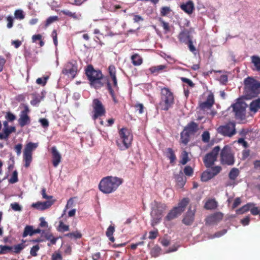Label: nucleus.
<instances>
[{
	"label": "nucleus",
	"mask_w": 260,
	"mask_h": 260,
	"mask_svg": "<svg viewBox=\"0 0 260 260\" xmlns=\"http://www.w3.org/2000/svg\"><path fill=\"white\" fill-rule=\"evenodd\" d=\"M254 206V204L253 203H248L246 205L243 206L240 208L236 210L237 214H242L245 212H247L250 210V208Z\"/></svg>",
	"instance_id": "nucleus-26"
},
{
	"label": "nucleus",
	"mask_w": 260,
	"mask_h": 260,
	"mask_svg": "<svg viewBox=\"0 0 260 260\" xmlns=\"http://www.w3.org/2000/svg\"><path fill=\"white\" fill-rule=\"evenodd\" d=\"M23 159L25 161V167L28 168L29 167L32 161V153L23 151Z\"/></svg>",
	"instance_id": "nucleus-29"
},
{
	"label": "nucleus",
	"mask_w": 260,
	"mask_h": 260,
	"mask_svg": "<svg viewBox=\"0 0 260 260\" xmlns=\"http://www.w3.org/2000/svg\"><path fill=\"white\" fill-rule=\"evenodd\" d=\"M184 130L190 135H193L199 130V125L196 122L191 121L187 124Z\"/></svg>",
	"instance_id": "nucleus-19"
},
{
	"label": "nucleus",
	"mask_w": 260,
	"mask_h": 260,
	"mask_svg": "<svg viewBox=\"0 0 260 260\" xmlns=\"http://www.w3.org/2000/svg\"><path fill=\"white\" fill-rule=\"evenodd\" d=\"M158 235V231L157 229L150 231L149 233L148 238L151 240L155 239Z\"/></svg>",
	"instance_id": "nucleus-57"
},
{
	"label": "nucleus",
	"mask_w": 260,
	"mask_h": 260,
	"mask_svg": "<svg viewBox=\"0 0 260 260\" xmlns=\"http://www.w3.org/2000/svg\"><path fill=\"white\" fill-rule=\"evenodd\" d=\"M223 217L222 213L216 212L208 216L206 219V222L208 224H215L220 221Z\"/></svg>",
	"instance_id": "nucleus-14"
},
{
	"label": "nucleus",
	"mask_w": 260,
	"mask_h": 260,
	"mask_svg": "<svg viewBox=\"0 0 260 260\" xmlns=\"http://www.w3.org/2000/svg\"><path fill=\"white\" fill-rule=\"evenodd\" d=\"M48 79V76H44L42 78H39L36 80V83L39 85L44 86L46 84Z\"/></svg>",
	"instance_id": "nucleus-46"
},
{
	"label": "nucleus",
	"mask_w": 260,
	"mask_h": 260,
	"mask_svg": "<svg viewBox=\"0 0 260 260\" xmlns=\"http://www.w3.org/2000/svg\"><path fill=\"white\" fill-rule=\"evenodd\" d=\"M13 249V247L7 246V245H0V254H6L10 251H11Z\"/></svg>",
	"instance_id": "nucleus-45"
},
{
	"label": "nucleus",
	"mask_w": 260,
	"mask_h": 260,
	"mask_svg": "<svg viewBox=\"0 0 260 260\" xmlns=\"http://www.w3.org/2000/svg\"><path fill=\"white\" fill-rule=\"evenodd\" d=\"M220 162L223 165L232 166L235 162L234 154L231 148L225 145L221 149L220 153Z\"/></svg>",
	"instance_id": "nucleus-8"
},
{
	"label": "nucleus",
	"mask_w": 260,
	"mask_h": 260,
	"mask_svg": "<svg viewBox=\"0 0 260 260\" xmlns=\"http://www.w3.org/2000/svg\"><path fill=\"white\" fill-rule=\"evenodd\" d=\"M180 7L182 10L188 14H191L194 9V5L191 1H188L186 4L181 5Z\"/></svg>",
	"instance_id": "nucleus-23"
},
{
	"label": "nucleus",
	"mask_w": 260,
	"mask_h": 260,
	"mask_svg": "<svg viewBox=\"0 0 260 260\" xmlns=\"http://www.w3.org/2000/svg\"><path fill=\"white\" fill-rule=\"evenodd\" d=\"M171 12V9L169 7H163L160 10V14L162 16H166Z\"/></svg>",
	"instance_id": "nucleus-59"
},
{
	"label": "nucleus",
	"mask_w": 260,
	"mask_h": 260,
	"mask_svg": "<svg viewBox=\"0 0 260 260\" xmlns=\"http://www.w3.org/2000/svg\"><path fill=\"white\" fill-rule=\"evenodd\" d=\"M119 139L116 141V144L120 150L128 149L132 145L133 140V135L130 129L126 127H122L118 132Z\"/></svg>",
	"instance_id": "nucleus-3"
},
{
	"label": "nucleus",
	"mask_w": 260,
	"mask_h": 260,
	"mask_svg": "<svg viewBox=\"0 0 260 260\" xmlns=\"http://www.w3.org/2000/svg\"><path fill=\"white\" fill-rule=\"evenodd\" d=\"M24 248V246L22 244H19L13 247V251L15 253H19Z\"/></svg>",
	"instance_id": "nucleus-54"
},
{
	"label": "nucleus",
	"mask_w": 260,
	"mask_h": 260,
	"mask_svg": "<svg viewBox=\"0 0 260 260\" xmlns=\"http://www.w3.org/2000/svg\"><path fill=\"white\" fill-rule=\"evenodd\" d=\"M123 181L122 178L117 177L107 176L102 179L99 188L102 192L109 194L116 190Z\"/></svg>",
	"instance_id": "nucleus-1"
},
{
	"label": "nucleus",
	"mask_w": 260,
	"mask_h": 260,
	"mask_svg": "<svg viewBox=\"0 0 260 260\" xmlns=\"http://www.w3.org/2000/svg\"><path fill=\"white\" fill-rule=\"evenodd\" d=\"M251 62L256 68V70L260 71V57L257 55L251 56Z\"/></svg>",
	"instance_id": "nucleus-36"
},
{
	"label": "nucleus",
	"mask_w": 260,
	"mask_h": 260,
	"mask_svg": "<svg viewBox=\"0 0 260 260\" xmlns=\"http://www.w3.org/2000/svg\"><path fill=\"white\" fill-rule=\"evenodd\" d=\"M93 115L92 118L95 120L98 117L104 115L106 110L102 103L98 99H94L92 103Z\"/></svg>",
	"instance_id": "nucleus-10"
},
{
	"label": "nucleus",
	"mask_w": 260,
	"mask_h": 260,
	"mask_svg": "<svg viewBox=\"0 0 260 260\" xmlns=\"http://www.w3.org/2000/svg\"><path fill=\"white\" fill-rule=\"evenodd\" d=\"M109 75L112 80L114 81L117 80L116 76V68L114 65H110L108 68Z\"/></svg>",
	"instance_id": "nucleus-37"
},
{
	"label": "nucleus",
	"mask_w": 260,
	"mask_h": 260,
	"mask_svg": "<svg viewBox=\"0 0 260 260\" xmlns=\"http://www.w3.org/2000/svg\"><path fill=\"white\" fill-rule=\"evenodd\" d=\"M190 135H191L183 129L180 134V140L181 143L186 145L190 140Z\"/></svg>",
	"instance_id": "nucleus-30"
},
{
	"label": "nucleus",
	"mask_w": 260,
	"mask_h": 260,
	"mask_svg": "<svg viewBox=\"0 0 260 260\" xmlns=\"http://www.w3.org/2000/svg\"><path fill=\"white\" fill-rule=\"evenodd\" d=\"M38 147L37 143H34L32 142H29L27 143L24 148V151L27 152H31L34 149H36Z\"/></svg>",
	"instance_id": "nucleus-40"
},
{
	"label": "nucleus",
	"mask_w": 260,
	"mask_h": 260,
	"mask_svg": "<svg viewBox=\"0 0 260 260\" xmlns=\"http://www.w3.org/2000/svg\"><path fill=\"white\" fill-rule=\"evenodd\" d=\"M217 131L224 136L231 137L236 133L235 123L229 122L224 125H221L217 128Z\"/></svg>",
	"instance_id": "nucleus-11"
},
{
	"label": "nucleus",
	"mask_w": 260,
	"mask_h": 260,
	"mask_svg": "<svg viewBox=\"0 0 260 260\" xmlns=\"http://www.w3.org/2000/svg\"><path fill=\"white\" fill-rule=\"evenodd\" d=\"M244 94L247 99L256 97L260 93V82L252 77L244 79Z\"/></svg>",
	"instance_id": "nucleus-2"
},
{
	"label": "nucleus",
	"mask_w": 260,
	"mask_h": 260,
	"mask_svg": "<svg viewBox=\"0 0 260 260\" xmlns=\"http://www.w3.org/2000/svg\"><path fill=\"white\" fill-rule=\"evenodd\" d=\"M70 230L69 226L65 224L62 221L59 222V225L57 228V231L59 232L63 233L69 231Z\"/></svg>",
	"instance_id": "nucleus-41"
},
{
	"label": "nucleus",
	"mask_w": 260,
	"mask_h": 260,
	"mask_svg": "<svg viewBox=\"0 0 260 260\" xmlns=\"http://www.w3.org/2000/svg\"><path fill=\"white\" fill-rule=\"evenodd\" d=\"M61 13L65 15L69 16V17L73 18L75 19H78V15L75 12H72L68 10H62L61 11Z\"/></svg>",
	"instance_id": "nucleus-43"
},
{
	"label": "nucleus",
	"mask_w": 260,
	"mask_h": 260,
	"mask_svg": "<svg viewBox=\"0 0 260 260\" xmlns=\"http://www.w3.org/2000/svg\"><path fill=\"white\" fill-rule=\"evenodd\" d=\"M160 21L164 29L167 32L169 31L170 30V28L169 23L161 19L160 20Z\"/></svg>",
	"instance_id": "nucleus-63"
},
{
	"label": "nucleus",
	"mask_w": 260,
	"mask_h": 260,
	"mask_svg": "<svg viewBox=\"0 0 260 260\" xmlns=\"http://www.w3.org/2000/svg\"><path fill=\"white\" fill-rule=\"evenodd\" d=\"M52 154V162L54 167H57L61 162V155L57 150L55 146H53L51 149Z\"/></svg>",
	"instance_id": "nucleus-15"
},
{
	"label": "nucleus",
	"mask_w": 260,
	"mask_h": 260,
	"mask_svg": "<svg viewBox=\"0 0 260 260\" xmlns=\"http://www.w3.org/2000/svg\"><path fill=\"white\" fill-rule=\"evenodd\" d=\"M217 207V202L215 199L208 200L205 204L204 208L207 210L215 209Z\"/></svg>",
	"instance_id": "nucleus-27"
},
{
	"label": "nucleus",
	"mask_w": 260,
	"mask_h": 260,
	"mask_svg": "<svg viewBox=\"0 0 260 260\" xmlns=\"http://www.w3.org/2000/svg\"><path fill=\"white\" fill-rule=\"evenodd\" d=\"M167 152H168L167 156L170 159V164L173 165L174 161L176 159V155H175L173 149L171 148H168Z\"/></svg>",
	"instance_id": "nucleus-39"
},
{
	"label": "nucleus",
	"mask_w": 260,
	"mask_h": 260,
	"mask_svg": "<svg viewBox=\"0 0 260 260\" xmlns=\"http://www.w3.org/2000/svg\"><path fill=\"white\" fill-rule=\"evenodd\" d=\"M115 231V228L114 225H110L107 230L106 232V236L109 238V240L114 242L115 241L114 238L113 237V234Z\"/></svg>",
	"instance_id": "nucleus-33"
},
{
	"label": "nucleus",
	"mask_w": 260,
	"mask_h": 260,
	"mask_svg": "<svg viewBox=\"0 0 260 260\" xmlns=\"http://www.w3.org/2000/svg\"><path fill=\"white\" fill-rule=\"evenodd\" d=\"M16 132V128L15 126H11L10 127L4 128L3 132L0 133L1 140H7L9 135L13 132Z\"/></svg>",
	"instance_id": "nucleus-21"
},
{
	"label": "nucleus",
	"mask_w": 260,
	"mask_h": 260,
	"mask_svg": "<svg viewBox=\"0 0 260 260\" xmlns=\"http://www.w3.org/2000/svg\"><path fill=\"white\" fill-rule=\"evenodd\" d=\"M34 235L33 227L31 225H26L24 228V232L22 234V237L25 238L28 235L32 236Z\"/></svg>",
	"instance_id": "nucleus-38"
},
{
	"label": "nucleus",
	"mask_w": 260,
	"mask_h": 260,
	"mask_svg": "<svg viewBox=\"0 0 260 260\" xmlns=\"http://www.w3.org/2000/svg\"><path fill=\"white\" fill-rule=\"evenodd\" d=\"M184 173L187 176H191L193 175V171L190 166H187L185 167Z\"/></svg>",
	"instance_id": "nucleus-53"
},
{
	"label": "nucleus",
	"mask_w": 260,
	"mask_h": 260,
	"mask_svg": "<svg viewBox=\"0 0 260 260\" xmlns=\"http://www.w3.org/2000/svg\"><path fill=\"white\" fill-rule=\"evenodd\" d=\"M133 64L135 66H138L142 63V57L138 54H135L131 56Z\"/></svg>",
	"instance_id": "nucleus-31"
},
{
	"label": "nucleus",
	"mask_w": 260,
	"mask_h": 260,
	"mask_svg": "<svg viewBox=\"0 0 260 260\" xmlns=\"http://www.w3.org/2000/svg\"><path fill=\"white\" fill-rule=\"evenodd\" d=\"M222 168L220 166L211 167V169L209 170L211 174L213 175L214 177L219 174L221 171Z\"/></svg>",
	"instance_id": "nucleus-47"
},
{
	"label": "nucleus",
	"mask_w": 260,
	"mask_h": 260,
	"mask_svg": "<svg viewBox=\"0 0 260 260\" xmlns=\"http://www.w3.org/2000/svg\"><path fill=\"white\" fill-rule=\"evenodd\" d=\"M134 107L136 109V111H138L139 113L140 114H142L144 113L145 107H144L143 105L141 103L136 104Z\"/></svg>",
	"instance_id": "nucleus-50"
},
{
	"label": "nucleus",
	"mask_w": 260,
	"mask_h": 260,
	"mask_svg": "<svg viewBox=\"0 0 260 260\" xmlns=\"http://www.w3.org/2000/svg\"><path fill=\"white\" fill-rule=\"evenodd\" d=\"M40 249L38 245L32 246L30 250V254L32 256H36L37 255V252Z\"/></svg>",
	"instance_id": "nucleus-55"
},
{
	"label": "nucleus",
	"mask_w": 260,
	"mask_h": 260,
	"mask_svg": "<svg viewBox=\"0 0 260 260\" xmlns=\"http://www.w3.org/2000/svg\"><path fill=\"white\" fill-rule=\"evenodd\" d=\"M19 125L23 127L26 125H28L30 122V118L28 115L20 114V117L18 120Z\"/></svg>",
	"instance_id": "nucleus-22"
},
{
	"label": "nucleus",
	"mask_w": 260,
	"mask_h": 260,
	"mask_svg": "<svg viewBox=\"0 0 260 260\" xmlns=\"http://www.w3.org/2000/svg\"><path fill=\"white\" fill-rule=\"evenodd\" d=\"M107 86V89L109 91V92L110 94L111 95L114 103L115 104L117 103L118 102V101L117 99H116V97L114 92L112 88L111 84L110 83L108 82Z\"/></svg>",
	"instance_id": "nucleus-42"
},
{
	"label": "nucleus",
	"mask_w": 260,
	"mask_h": 260,
	"mask_svg": "<svg viewBox=\"0 0 260 260\" xmlns=\"http://www.w3.org/2000/svg\"><path fill=\"white\" fill-rule=\"evenodd\" d=\"M260 109V99L253 101L250 104V109L251 111L256 112Z\"/></svg>",
	"instance_id": "nucleus-32"
},
{
	"label": "nucleus",
	"mask_w": 260,
	"mask_h": 260,
	"mask_svg": "<svg viewBox=\"0 0 260 260\" xmlns=\"http://www.w3.org/2000/svg\"><path fill=\"white\" fill-rule=\"evenodd\" d=\"M58 18L57 16H50L47 18L46 21L45 26H47L52 23L53 22L57 21Z\"/></svg>",
	"instance_id": "nucleus-51"
},
{
	"label": "nucleus",
	"mask_w": 260,
	"mask_h": 260,
	"mask_svg": "<svg viewBox=\"0 0 260 260\" xmlns=\"http://www.w3.org/2000/svg\"><path fill=\"white\" fill-rule=\"evenodd\" d=\"M160 100L159 107L161 110L168 111L174 104V95L168 87H162L160 89Z\"/></svg>",
	"instance_id": "nucleus-4"
},
{
	"label": "nucleus",
	"mask_w": 260,
	"mask_h": 260,
	"mask_svg": "<svg viewBox=\"0 0 260 260\" xmlns=\"http://www.w3.org/2000/svg\"><path fill=\"white\" fill-rule=\"evenodd\" d=\"M196 210H191L190 208L188 209L185 216L182 219V222L186 225H191L194 219V214Z\"/></svg>",
	"instance_id": "nucleus-17"
},
{
	"label": "nucleus",
	"mask_w": 260,
	"mask_h": 260,
	"mask_svg": "<svg viewBox=\"0 0 260 260\" xmlns=\"http://www.w3.org/2000/svg\"><path fill=\"white\" fill-rule=\"evenodd\" d=\"M178 39L180 42L186 43L189 40H191L190 36V31L187 29H183L178 35Z\"/></svg>",
	"instance_id": "nucleus-20"
},
{
	"label": "nucleus",
	"mask_w": 260,
	"mask_h": 260,
	"mask_svg": "<svg viewBox=\"0 0 260 260\" xmlns=\"http://www.w3.org/2000/svg\"><path fill=\"white\" fill-rule=\"evenodd\" d=\"M41 194L42 197L44 199H46L47 200H53V196H47L46 193V189L45 188H43L41 190Z\"/></svg>",
	"instance_id": "nucleus-61"
},
{
	"label": "nucleus",
	"mask_w": 260,
	"mask_h": 260,
	"mask_svg": "<svg viewBox=\"0 0 260 260\" xmlns=\"http://www.w3.org/2000/svg\"><path fill=\"white\" fill-rule=\"evenodd\" d=\"M220 148L219 146H215L211 152L205 155L203 158V162L207 168H210L213 166L217 160V155L220 151Z\"/></svg>",
	"instance_id": "nucleus-9"
},
{
	"label": "nucleus",
	"mask_w": 260,
	"mask_h": 260,
	"mask_svg": "<svg viewBox=\"0 0 260 260\" xmlns=\"http://www.w3.org/2000/svg\"><path fill=\"white\" fill-rule=\"evenodd\" d=\"M85 74L90 81V85L95 88H99L103 86L101 80L103 78L101 71L95 70L91 64L87 66L85 70Z\"/></svg>",
	"instance_id": "nucleus-5"
},
{
	"label": "nucleus",
	"mask_w": 260,
	"mask_h": 260,
	"mask_svg": "<svg viewBox=\"0 0 260 260\" xmlns=\"http://www.w3.org/2000/svg\"><path fill=\"white\" fill-rule=\"evenodd\" d=\"M214 103V97L212 94H209L206 101L200 104V108L203 109H210Z\"/></svg>",
	"instance_id": "nucleus-18"
},
{
	"label": "nucleus",
	"mask_w": 260,
	"mask_h": 260,
	"mask_svg": "<svg viewBox=\"0 0 260 260\" xmlns=\"http://www.w3.org/2000/svg\"><path fill=\"white\" fill-rule=\"evenodd\" d=\"M210 138V134L208 131H205L202 135V140L205 143L209 142Z\"/></svg>",
	"instance_id": "nucleus-52"
},
{
	"label": "nucleus",
	"mask_w": 260,
	"mask_h": 260,
	"mask_svg": "<svg viewBox=\"0 0 260 260\" xmlns=\"http://www.w3.org/2000/svg\"><path fill=\"white\" fill-rule=\"evenodd\" d=\"M214 176L211 174L210 171L209 170H207L202 173L201 179L202 181L206 182L211 179Z\"/></svg>",
	"instance_id": "nucleus-35"
},
{
	"label": "nucleus",
	"mask_w": 260,
	"mask_h": 260,
	"mask_svg": "<svg viewBox=\"0 0 260 260\" xmlns=\"http://www.w3.org/2000/svg\"><path fill=\"white\" fill-rule=\"evenodd\" d=\"M188 160V153L186 151H183L182 153V159L180 161V164L184 165Z\"/></svg>",
	"instance_id": "nucleus-48"
},
{
	"label": "nucleus",
	"mask_w": 260,
	"mask_h": 260,
	"mask_svg": "<svg viewBox=\"0 0 260 260\" xmlns=\"http://www.w3.org/2000/svg\"><path fill=\"white\" fill-rule=\"evenodd\" d=\"M239 170L236 168H232L229 172V177L233 181H235L237 177L239 175Z\"/></svg>",
	"instance_id": "nucleus-34"
},
{
	"label": "nucleus",
	"mask_w": 260,
	"mask_h": 260,
	"mask_svg": "<svg viewBox=\"0 0 260 260\" xmlns=\"http://www.w3.org/2000/svg\"><path fill=\"white\" fill-rule=\"evenodd\" d=\"M166 67V66L162 64L157 66H152L149 69V71L152 74L157 75L159 73L162 72V71L165 69Z\"/></svg>",
	"instance_id": "nucleus-25"
},
{
	"label": "nucleus",
	"mask_w": 260,
	"mask_h": 260,
	"mask_svg": "<svg viewBox=\"0 0 260 260\" xmlns=\"http://www.w3.org/2000/svg\"><path fill=\"white\" fill-rule=\"evenodd\" d=\"M181 80L183 82L187 84L188 86H190V87H193L194 86V84L192 82V81L188 78L185 77H181Z\"/></svg>",
	"instance_id": "nucleus-60"
},
{
	"label": "nucleus",
	"mask_w": 260,
	"mask_h": 260,
	"mask_svg": "<svg viewBox=\"0 0 260 260\" xmlns=\"http://www.w3.org/2000/svg\"><path fill=\"white\" fill-rule=\"evenodd\" d=\"M78 71V64L76 60L68 62L62 70V73L74 78Z\"/></svg>",
	"instance_id": "nucleus-12"
},
{
	"label": "nucleus",
	"mask_w": 260,
	"mask_h": 260,
	"mask_svg": "<svg viewBox=\"0 0 260 260\" xmlns=\"http://www.w3.org/2000/svg\"><path fill=\"white\" fill-rule=\"evenodd\" d=\"M177 184L180 187H182L186 183V178L184 177L183 173L180 171L179 174L175 175Z\"/></svg>",
	"instance_id": "nucleus-24"
},
{
	"label": "nucleus",
	"mask_w": 260,
	"mask_h": 260,
	"mask_svg": "<svg viewBox=\"0 0 260 260\" xmlns=\"http://www.w3.org/2000/svg\"><path fill=\"white\" fill-rule=\"evenodd\" d=\"M6 118L10 121H13L16 119V117L11 112H8L7 113V115H6Z\"/></svg>",
	"instance_id": "nucleus-64"
},
{
	"label": "nucleus",
	"mask_w": 260,
	"mask_h": 260,
	"mask_svg": "<svg viewBox=\"0 0 260 260\" xmlns=\"http://www.w3.org/2000/svg\"><path fill=\"white\" fill-rule=\"evenodd\" d=\"M185 44H187L188 48L191 52H194L196 51V48L193 45V42L191 40H188Z\"/></svg>",
	"instance_id": "nucleus-62"
},
{
	"label": "nucleus",
	"mask_w": 260,
	"mask_h": 260,
	"mask_svg": "<svg viewBox=\"0 0 260 260\" xmlns=\"http://www.w3.org/2000/svg\"><path fill=\"white\" fill-rule=\"evenodd\" d=\"M189 199L188 198H183L180 201L177 207H174L168 213L167 215L165 217V220L171 221L180 215L185 210V207L189 203Z\"/></svg>",
	"instance_id": "nucleus-7"
},
{
	"label": "nucleus",
	"mask_w": 260,
	"mask_h": 260,
	"mask_svg": "<svg viewBox=\"0 0 260 260\" xmlns=\"http://www.w3.org/2000/svg\"><path fill=\"white\" fill-rule=\"evenodd\" d=\"M18 181V173L17 171H14L13 173L11 178L9 179V182L10 183H15Z\"/></svg>",
	"instance_id": "nucleus-56"
},
{
	"label": "nucleus",
	"mask_w": 260,
	"mask_h": 260,
	"mask_svg": "<svg viewBox=\"0 0 260 260\" xmlns=\"http://www.w3.org/2000/svg\"><path fill=\"white\" fill-rule=\"evenodd\" d=\"M45 239L49 241V243L47 244L48 246H50L51 245H55L57 240L59 239L58 237H54L51 233H46L44 235Z\"/></svg>",
	"instance_id": "nucleus-28"
},
{
	"label": "nucleus",
	"mask_w": 260,
	"mask_h": 260,
	"mask_svg": "<svg viewBox=\"0 0 260 260\" xmlns=\"http://www.w3.org/2000/svg\"><path fill=\"white\" fill-rule=\"evenodd\" d=\"M66 237L70 238H74L75 239H80L82 237V234L78 231H76L75 232L69 233L64 235Z\"/></svg>",
	"instance_id": "nucleus-44"
},
{
	"label": "nucleus",
	"mask_w": 260,
	"mask_h": 260,
	"mask_svg": "<svg viewBox=\"0 0 260 260\" xmlns=\"http://www.w3.org/2000/svg\"><path fill=\"white\" fill-rule=\"evenodd\" d=\"M167 206L164 203L154 201L152 203L151 216L152 218L151 225L155 226L161 220L163 212L166 210Z\"/></svg>",
	"instance_id": "nucleus-6"
},
{
	"label": "nucleus",
	"mask_w": 260,
	"mask_h": 260,
	"mask_svg": "<svg viewBox=\"0 0 260 260\" xmlns=\"http://www.w3.org/2000/svg\"><path fill=\"white\" fill-rule=\"evenodd\" d=\"M55 200H47L45 202H38L33 203L31 206L40 210H44L51 207L54 203Z\"/></svg>",
	"instance_id": "nucleus-16"
},
{
	"label": "nucleus",
	"mask_w": 260,
	"mask_h": 260,
	"mask_svg": "<svg viewBox=\"0 0 260 260\" xmlns=\"http://www.w3.org/2000/svg\"><path fill=\"white\" fill-rule=\"evenodd\" d=\"M247 105L244 102H237L233 105V110L236 118L240 120L245 119Z\"/></svg>",
	"instance_id": "nucleus-13"
},
{
	"label": "nucleus",
	"mask_w": 260,
	"mask_h": 260,
	"mask_svg": "<svg viewBox=\"0 0 260 260\" xmlns=\"http://www.w3.org/2000/svg\"><path fill=\"white\" fill-rule=\"evenodd\" d=\"M14 16L15 18L22 20L24 18L25 15L23 12L21 10H17L14 12Z\"/></svg>",
	"instance_id": "nucleus-49"
},
{
	"label": "nucleus",
	"mask_w": 260,
	"mask_h": 260,
	"mask_svg": "<svg viewBox=\"0 0 260 260\" xmlns=\"http://www.w3.org/2000/svg\"><path fill=\"white\" fill-rule=\"evenodd\" d=\"M11 208L15 211H21L22 210V207L21 206L16 202L11 204L10 205Z\"/></svg>",
	"instance_id": "nucleus-58"
}]
</instances>
